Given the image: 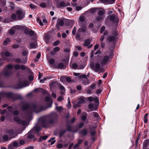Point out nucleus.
<instances>
[{"mask_svg":"<svg viewBox=\"0 0 149 149\" xmlns=\"http://www.w3.org/2000/svg\"><path fill=\"white\" fill-rule=\"evenodd\" d=\"M58 115L55 112H52L46 116L40 119L41 125L44 127H48L50 125H52L56 123L58 121Z\"/></svg>","mask_w":149,"mask_h":149,"instance_id":"f257e3e1","label":"nucleus"},{"mask_svg":"<svg viewBox=\"0 0 149 149\" xmlns=\"http://www.w3.org/2000/svg\"><path fill=\"white\" fill-rule=\"evenodd\" d=\"M22 109L24 111H28L29 116H31L33 111L38 113L44 110L43 107L42 105L36 104H33L30 105L26 102L23 103Z\"/></svg>","mask_w":149,"mask_h":149,"instance_id":"f03ea898","label":"nucleus"},{"mask_svg":"<svg viewBox=\"0 0 149 149\" xmlns=\"http://www.w3.org/2000/svg\"><path fill=\"white\" fill-rule=\"evenodd\" d=\"M40 129V128L38 126L34 127L26 134L27 140L29 141H32L33 142L35 141L36 139L35 137L34 134L37 133V135H38Z\"/></svg>","mask_w":149,"mask_h":149,"instance_id":"7ed1b4c3","label":"nucleus"},{"mask_svg":"<svg viewBox=\"0 0 149 149\" xmlns=\"http://www.w3.org/2000/svg\"><path fill=\"white\" fill-rule=\"evenodd\" d=\"M13 66H7L3 70V74L6 76H8L13 73Z\"/></svg>","mask_w":149,"mask_h":149,"instance_id":"20e7f679","label":"nucleus"},{"mask_svg":"<svg viewBox=\"0 0 149 149\" xmlns=\"http://www.w3.org/2000/svg\"><path fill=\"white\" fill-rule=\"evenodd\" d=\"M6 133L8 134L11 138H15L18 134L17 132L12 129L8 128L6 130Z\"/></svg>","mask_w":149,"mask_h":149,"instance_id":"39448f33","label":"nucleus"},{"mask_svg":"<svg viewBox=\"0 0 149 149\" xmlns=\"http://www.w3.org/2000/svg\"><path fill=\"white\" fill-rule=\"evenodd\" d=\"M16 13L17 16V18L19 20L23 19L25 17V13L22 9H19L16 12Z\"/></svg>","mask_w":149,"mask_h":149,"instance_id":"423d86ee","label":"nucleus"},{"mask_svg":"<svg viewBox=\"0 0 149 149\" xmlns=\"http://www.w3.org/2000/svg\"><path fill=\"white\" fill-rule=\"evenodd\" d=\"M90 68L96 72H102L104 71V68L101 66H90Z\"/></svg>","mask_w":149,"mask_h":149,"instance_id":"0eeeda50","label":"nucleus"},{"mask_svg":"<svg viewBox=\"0 0 149 149\" xmlns=\"http://www.w3.org/2000/svg\"><path fill=\"white\" fill-rule=\"evenodd\" d=\"M88 100L90 102H92L94 101L96 103L95 104V106L98 107L99 104V99L97 97H88Z\"/></svg>","mask_w":149,"mask_h":149,"instance_id":"6e6552de","label":"nucleus"},{"mask_svg":"<svg viewBox=\"0 0 149 149\" xmlns=\"http://www.w3.org/2000/svg\"><path fill=\"white\" fill-rule=\"evenodd\" d=\"M28 85L27 82L26 81H21L18 84V87L17 88H20L25 87Z\"/></svg>","mask_w":149,"mask_h":149,"instance_id":"1a4fd4ad","label":"nucleus"},{"mask_svg":"<svg viewBox=\"0 0 149 149\" xmlns=\"http://www.w3.org/2000/svg\"><path fill=\"white\" fill-rule=\"evenodd\" d=\"M109 57L108 56H105L100 60V61L101 64H106L109 61Z\"/></svg>","mask_w":149,"mask_h":149,"instance_id":"9d476101","label":"nucleus"},{"mask_svg":"<svg viewBox=\"0 0 149 149\" xmlns=\"http://www.w3.org/2000/svg\"><path fill=\"white\" fill-rule=\"evenodd\" d=\"M57 22L56 24L58 29L59 30L60 29V26H63L64 24L63 21L61 18H58L57 20Z\"/></svg>","mask_w":149,"mask_h":149,"instance_id":"9b49d317","label":"nucleus"},{"mask_svg":"<svg viewBox=\"0 0 149 149\" xmlns=\"http://www.w3.org/2000/svg\"><path fill=\"white\" fill-rule=\"evenodd\" d=\"M3 96L8 98H12L14 96V94L11 93H4Z\"/></svg>","mask_w":149,"mask_h":149,"instance_id":"f8f14e48","label":"nucleus"},{"mask_svg":"<svg viewBox=\"0 0 149 149\" xmlns=\"http://www.w3.org/2000/svg\"><path fill=\"white\" fill-rule=\"evenodd\" d=\"M70 68L74 70L83 69L85 68V66H70Z\"/></svg>","mask_w":149,"mask_h":149,"instance_id":"ddd939ff","label":"nucleus"},{"mask_svg":"<svg viewBox=\"0 0 149 149\" xmlns=\"http://www.w3.org/2000/svg\"><path fill=\"white\" fill-rule=\"evenodd\" d=\"M58 83L56 81H52L49 84V86L51 89H52L55 88L56 84H58Z\"/></svg>","mask_w":149,"mask_h":149,"instance_id":"4468645a","label":"nucleus"},{"mask_svg":"<svg viewBox=\"0 0 149 149\" xmlns=\"http://www.w3.org/2000/svg\"><path fill=\"white\" fill-rule=\"evenodd\" d=\"M19 28V26H14L12 29H10L9 31V33L13 35L15 33V31L13 29H18Z\"/></svg>","mask_w":149,"mask_h":149,"instance_id":"2eb2a0df","label":"nucleus"},{"mask_svg":"<svg viewBox=\"0 0 149 149\" xmlns=\"http://www.w3.org/2000/svg\"><path fill=\"white\" fill-rule=\"evenodd\" d=\"M62 62L63 63H60L59 65H64V64H66L68 62V58H63L62 60Z\"/></svg>","mask_w":149,"mask_h":149,"instance_id":"dca6fc26","label":"nucleus"},{"mask_svg":"<svg viewBox=\"0 0 149 149\" xmlns=\"http://www.w3.org/2000/svg\"><path fill=\"white\" fill-rule=\"evenodd\" d=\"M58 84L59 85V89L62 91L61 92V93L62 94H64L65 93V88L64 86L61 85L59 83H58Z\"/></svg>","mask_w":149,"mask_h":149,"instance_id":"f3484780","label":"nucleus"},{"mask_svg":"<svg viewBox=\"0 0 149 149\" xmlns=\"http://www.w3.org/2000/svg\"><path fill=\"white\" fill-rule=\"evenodd\" d=\"M34 91L36 93H39L42 92L44 93L45 91V90L41 88H38L35 89Z\"/></svg>","mask_w":149,"mask_h":149,"instance_id":"a211bd4d","label":"nucleus"},{"mask_svg":"<svg viewBox=\"0 0 149 149\" xmlns=\"http://www.w3.org/2000/svg\"><path fill=\"white\" fill-rule=\"evenodd\" d=\"M85 79L82 80V83L84 85H88L90 83V81L87 79V78H85Z\"/></svg>","mask_w":149,"mask_h":149,"instance_id":"6ab92c4d","label":"nucleus"},{"mask_svg":"<svg viewBox=\"0 0 149 149\" xmlns=\"http://www.w3.org/2000/svg\"><path fill=\"white\" fill-rule=\"evenodd\" d=\"M65 66H51V68H57L58 69H64Z\"/></svg>","mask_w":149,"mask_h":149,"instance_id":"aec40b11","label":"nucleus"},{"mask_svg":"<svg viewBox=\"0 0 149 149\" xmlns=\"http://www.w3.org/2000/svg\"><path fill=\"white\" fill-rule=\"evenodd\" d=\"M107 39L109 41L112 42L115 39V37L113 36H108Z\"/></svg>","mask_w":149,"mask_h":149,"instance_id":"412c9836","label":"nucleus"},{"mask_svg":"<svg viewBox=\"0 0 149 149\" xmlns=\"http://www.w3.org/2000/svg\"><path fill=\"white\" fill-rule=\"evenodd\" d=\"M30 47L31 48H35L37 47V43L36 42H32L30 44Z\"/></svg>","mask_w":149,"mask_h":149,"instance_id":"4be33fe9","label":"nucleus"},{"mask_svg":"<svg viewBox=\"0 0 149 149\" xmlns=\"http://www.w3.org/2000/svg\"><path fill=\"white\" fill-rule=\"evenodd\" d=\"M55 109L59 112H61L62 109H63L62 107L61 106H57V104L56 103L55 104Z\"/></svg>","mask_w":149,"mask_h":149,"instance_id":"5701e85b","label":"nucleus"},{"mask_svg":"<svg viewBox=\"0 0 149 149\" xmlns=\"http://www.w3.org/2000/svg\"><path fill=\"white\" fill-rule=\"evenodd\" d=\"M80 133L82 134L83 136H85L88 134V131L87 129H84L80 132Z\"/></svg>","mask_w":149,"mask_h":149,"instance_id":"b1692460","label":"nucleus"},{"mask_svg":"<svg viewBox=\"0 0 149 149\" xmlns=\"http://www.w3.org/2000/svg\"><path fill=\"white\" fill-rule=\"evenodd\" d=\"M45 100L47 102H49L50 103V106L49 107H50L52 106V101L51 100L50 98L48 97H46L45 98Z\"/></svg>","mask_w":149,"mask_h":149,"instance_id":"393cba45","label":"nucleus"},{"mask_svg":"<svg viewBox=\"0 0 149 149\" xmlns=\"http://www.w3.org/2000/svg\"><path fill=\"white\" fill-rule=\"evenodd\" d=\"M68 5H66L65 3L64 2L62 1L60 2L59 5H58L57 6V7L59 8L60 7H64L67 6H68Z\"/></svg>","mask_w":149,"mask_h":149,"instance_id":"a878e982","label":"nucleus"},{"mask_svg":"<svg viewBox=\"0 0 149 149\" xmlns=\"http://www.w3.org/2000/svg\"><path fill=\"white\" fill-rule=\"evenodd\" d=\"M91 115L95 118H97V119H98L100 118L97 112H93L91 113Z\"/></svg>","mask_w":149,"mask_h":149,"instance_id":"bb28decb","label":"nucleus"},{"mask_svg":"<svg viewBox=\"0 0 149 149\" xmlns=\"http://www.w3.org/2000/svg\"><path fill=\"white\" fill-rule=\"evenodd\" d=\"M86 27L85 26L82 27L81 28L79 29H78L79 32H84L86 31Z\"/></svg>","mask_w":149,"mask_h":149,"instance_id":"cd10ccee","label":"nucleus"},{"mask_svg":"<svg viewBox=\"0 0 149 149\" xmlns=\"http://www.w3.org/2000/svg\"><path fill=\"white\" fill-rule=\"evenodd\" d=\"M11 19L14 20H18L17 18V15H16L15 14H13L11 16Z\"/></svg>","mask_w":149,"mask_h":149,"instance_id":"c85d7f7f","label":"nucleus"},{"mask_svg":"<svg viewBox=\"0 0 149 149\" xmlns=\"http://www.w3.org/2000/svg\"><path fill=\"white\" fill-rule=\"evenodd\" d=\"M85 102V100L84 99L83 97H80L79 98L78 101L77 102L80 104H83Z\"/></svg>","mask_w":149,"mask_h":149,"instance_id":"c756f323","label":"nucleus"},{"mask_svg":"<svg viewBox=\"0 0 149 149\" xmlns=\"http://www.w3.org/2000/svg\"><path fill=\"white\" fill-rule=\"evenodd\" d=\"M47 60L48 62L50 64H53L55 62L54 59L53 58L49 59L48 58H47Z\"/></svg>","mask_w":149,"mask_h":149,"instance_id":"7c9ffc66","label":"nucleus"},{"mask_svg":"<svg viewBox=\"0 0 149 149\" xmlns=\"http://www.w3.org/2000/svg\"><path fill=\"white\" fill-rule=\"evenodd\" d=\"M3 141H7L10 139H9L8 136L7 135L3 136Z\"/></svg>","mask_w":149,"mask_h":149,"instance_id":"2f4dec72","label":"nucleus"},{"mask_svg":"<svg viewBox=\"0 0 149 149\" xmlns=\"http://www.w3.org/2000/svg\"><path fill=\"white\" fill-rule=\"evenodd\" d=\"M104 4H111V3L109 0H100Z\"/></svg>","mask_w":149,"mask_h":149,"instance_id":"473e14b6","label":"nucleus"},{"mask_svg":"<svg viewBox=\"0 0 149 149\" xmlns=\"http://www.w3.org/2000/svg\"><path fill=\"white\" fill-rule=\"evenodd\" d=\"M14 120L18 124H19L20 123L21 120L17 116H15L14 118Z\"/></svg>","mask_w":149,"mask_h":149,"instance_id":"72a5a7b5","label":"nucleus"},{"mask_svg":"<svg viewBox=\"0 0 149 149\" xmlns=\"http://www.w3.org/2000/svg\"><path fill=\"white\" fill-rule=\"evenodd\" d=\"M48 138L47 136H41L39 139L40 141H42V140H45Z\"/></svg>","mask_w":149,"mask_h":149,"instance_id":"f704fd0d","label":"nucleus"},{"mask_svg":"<svg viewBox=\"0 0 149 149\" xmlns=\"http://www.w3.org/2000/svg\"><path fill=\"white\" fill-rule=\"evenodd\" d=\"M90 43V41L89 40H86L84 41V46H87Z\"/></svg>","mask_w":149,"mask_h":149,"instance_id":"c9c22d12","label":"nucleus"},{"mask_svg":"<svg viewBox=\"0 0 149 149\" xmlns=\"http://www.w3.org/2000/svg\"><path fill=\"white\" fill-rule=\"evenodd\" d=\"M25 140L22 139L20 140L19 141V146H21L25 143Z\"/></svg>","mask_w":149,"mask_h":149,"instance_id":"e433bc0d","label":"nucleus"},{"mask_svg":"<svg viewBox=\"0 0 149 149\" xmlns=\"http://www.w3.org/2000/svg\"><path fill=\"white\" fill-rule=\"evenodd\" d=\"M87 113H85L84 115L81 116V119L83 120H85L87 117Z\"/></svg>","mask_w":149,"mask_h":149,"instance_id":"4c0bfd02","label":"nucleus"},{"mask_svg":"<svg viewBox=\"0 0 149 149\" xmlns=\"http://www.w3.org/2000/svg\"><path fill=\"white\" fill-rule=\"evenodd\" d=\"M94 106H95V107H97L96 106H95V104L94 105L92 103L88 105V108L90 109H92L93 108Z\"/></svg>","mask_w":149,"mask_h":149,"instance_id":"58836bf2","label":"nucleus"},{"mask_svg":"<svg viewBox=\"0 0 149 149\" xmlns=\"http://www.w3.org/2000/svg\"><path fill=\"white\" fill-rule=\"evenodd\" d=\"M110 19L112 21H114L116 19V17H115V15L112 14L110 16Z\"/></svg>","mask_w":149,"mask_h":149,"instance_id":"ea45409f","label":"nucleus"},{"mask_svg":"<svg viewBox=\"0 0 149 149\" xmlns=\"http://www.w3.org/2000/svg\"><path fill=\"white\" fill-rule=\"evenodd\" d=\"M66 132V130H61L60 133L59 137L61 138L63 136V134L65 132Z\"/></svg>","mask_w":149,"mask_h":149,"instance_id":"a19ab883","label":"nucleus"},{"mask_svg":"<svg viewBox=\"0 0 149 149\" xmlns=\"http://www.w3.org/2000/svg\"><path fill=\"white\" fill-rule=\"evenodd\" d=\"M66 77L64 76L61 77L60 78V81L62 82H64L66 81Z\"/></svg>","mask_w":149,"mask_h":149,"instance_id":"79ce46f5","label":"nucleus"},{"mask_svg":"<svg viewBox=\"0 0 149 149\" xmlns=\"http://www.w3.org/2000/svg\"><path fill=\"white\" fill-rule=\"evenodd\" d=\"M108 34V32L107 31H105L104 33V35L103 36H102L101 37L100 39V40L101 41H102L104 39V37L107 34Z\"/></svg>","mask_w":149,"mask_h":149,"instance_id":"37998d69","label":"nucleus"},{"mask_svg":"<svg viewBox=\"0 0 149 149\" xmlns=\"http://www.w3.org/2000/svg\"><path fill=\"white\" fill-rule=\"evenodd\" d=\"M10 41V39L9 38H8L5 40L3 43V44L4 45H6L7 44L8 42H9Z\"/></svg>","mask_w":149,"mask_h":149,"instance_id":"c03bdc74","label":"nucleus"},{"mask_svg":"<svg viewBox=\"0 0 149 149\" xmlns=\"http://www.w3.org/2000/svg\"><path fill=\"white\" fill-rule=\"evenodd\" d=\"M104 19V17L102 16H98L97 18V20L98 21H101Z\"/></svg>","mask_w":149,"mask_h":149,"instance_id":"a18cd8bd","label":"nucleus"},{"mask_svg":"<svg viewBox=\"0 0 149 149\" xmlns=\"http://www.w3.org/2000/svg\"><path fill=\"white\" fill-rule=\"evenodd\" d=\"M19 124H22L23 125L25 126L26 125L27 123L26 121L24 120H21L20 123Z\"/></svg>","mask_w":149,"mask_h":149,"instance_id":"49530a36","label":"nucleus"},{"mask_svg":"<svg viewBox=\"0 0 149 149\" xmlns=\"http://www.w3.org/2000/svg\"><path fill=\"white\" fill-rule=\"evenodd\" d=\"M14 147H17L18 145V142H16L15 141H14L12 144Z\"/></svg>","mask_w":149,"mask_h":149,"instance_id":"de8ad7c7","label":"nucleus"},{"mask_svg":"<svg viewBox=\"0 0 149 149\" xmlns=\"http://www.w3.org/2000/svg\"><path fill=\"white\" fill-rule=\"evenodd\" d=\"M104 12V10H100L98 11V14L100 16H102L103 15Z\"/></svg>","mask_w":149,"mask_h":149,"instance_id":"09e8293b","label":"nucleus"},{"mask_svg":"<svg viewBox=\"0 0 149 149\" xmlns=\"http://www.w3.org/2000/svg\"><path fill=\"white\" fill-rule=\"evenodd\" d=\"M37 21L39 23L40 25L42 26L43 25V24L41 20L39 18H38L37 19Z\"/></svg>","mask_w":149,"mask_h":149,"instance_id":"8fccbe9b","label":"nucleus"},{"mask_svg":"<svg viewBox=\"0 0 149 149\" xmlns=\"http://www.w3.org/2000/svg\"><path fill=\"white\" fill-rule=\"evenodd\" d=\"M67 130L69 131H72V127L68 125L67 127Z\"/></svg>","mask_w":149,"mask_h":149,"instance_id":"3c124183","label":"nucleus"},{"mask_svg":"<svg viewBox=\"0 0 149 149\" xmlns=\"http://www.w3.org/2000/svg\"><path fill=\"white\" fill-rule=\"evenodd\" d=\"M3 81L1 79V74H0V87H2L3 84Z\"/></svg>","mask_w":149,"mask_h":149,"instance_id":"603ef678","label":"nucleus"},{"mask_svg":"<svg viewBox=\"0 0 149 149\" xmlns=\"http://www.w3.org/2000/svg\"><path fill=\"white\" fill-rule=\"evenodd\" d=\"M97 133V132L96 131L94 130L92 131L91 132V136H93L95 135Z\"/></svg>","mask_w":149,"mask_h":149,"instance_id":"864d4df0","label":"nucleus"},{"mask_svg":"<svg viewBox=\"0 0 149 149\" xmlns=\"http://www.w3.org/2000/svg\"><path fill=\"white\" fill-rule=\"evenodd\" d=\"M80 106V104H79L78 102L74 104L73 106V107L74 108H76L77 107H79Z\"/></svg>","mask_w":149,"mask_h":149,"instance_id":"5fc2aeb1","label":"nucleus"},{"mask_svg":"<svg viewBox=\"0 0 149 149\" xmlns=\"http://www.w3.org/2000/svg\"><path fill=\"white\" fill-rule=\"evenodd\" d=\"M8 149H14V147L12 144H10L8 146Z\"/></svg>","mask_w":149,"mask_h":149,"instance_id":"6e6d98bb","label":"nucleus"},{"mask_svg":"<svg viewBox=\"0 0 149 149\" xmlns=\"http://www.w3.org/2000/svg\"><path fill=\"white\" fill-rule=\"evenodd\" d=\"M59 41L57 40L54 42L53 45L54 46H56L59 44Z\"/></svg>","mask_w":149,"mask_h":149,"instance_id":"4d7b16f0","label":"nucleus"},{"mask_svg":"<svg viewBox=\"0 0 149 149\" xmlns=\"http://www.w3.org/2000/svg\"><path fill=\"white\" fill-rule=\"evenodd\" d=\"M63 97L61 96H59V97L57 99V100L59 101V102H60L61 101H62V100H63Z\"/></svg>","mask_w":149,"mask_h":149,"instance_id":"13d9d810","label":"nucleus"},{"mask_svg":"<svg viewBox=\"0 0 149 149\" xmlns=\"http://www.w3.org/2000/svg\"><path fill=\"white\" fill-rule=\"evenodd\" d=\"M78 77L79 79H80V78H86V75L85 74H82V75H79Z\"/></svg>","mask_w":149,"mask_h":149,"instance_id":"bf43d9fd","label":"nucleus"},{"mask_svg":"<svg viewBox=\"0 0 149 149\" xmlns=\"http://www.w3.org/2000/svg\"><path fill=\"white\" fill-rule=\"evenodd\" d=\"M95 85L94 84H91V85L90 86V88L91 89H93L95 88Z\"/></svg>","mask_w":149,"mask_h":149,"instance_id":"052dcab7","label":"nucleus"},{"mask_svg":"<svg viewBox=\"0 0 149 149\" xmlns=\"http://www.w3.org/2000/svg\"><path fill=\"white\" fill-rule=\"evenodd\" d=\"M4 55L5 56H6L7 57H8L10 56V54L9 52L6 51L4 53Z\"/></svg>","mask_w":149,"mask_h":149,"instance_id":"680f3d73","label":"nucleus"},{"mask_svg":"<svg viewBox=\"0 0 149 149\" xmlns=\"http://www.w3.org/2000/svg\"><path fill=\"white\" fill-rule=\"evenodd\" d=\"M8 110L12 112L13 111V108L11 106H9L7 107Z\"/></svg>","mask_w":149,"mask_h":149,"instance_id":"e2e57ef3","label":"nucleus"},{"mask_svg":"<svg viewBox=\"0 0 149 149\" xmlns=\"http://www.w3.org/2000/svg\"><path fill=\"white\" fill-rule=\"evenodd\" d=\"M60 49V48L58 47H56L53 49V50L55 52H57Z\"/></svg>","mask_w":149,"mask_h":149,"instance_id":"0e129e2a","label":"nucleus"},{"mask_svg":"<svg viewBox=\"0 0 149 149\" xmlns=\"http://www.w3.org/2000/svg\"><path fill=\"white\" fill-rule=\"evenodd\" d=\"M66 81L69 82H70L71 81L70 78L68 77H66Z\"/></svg>","mask_w":149,"mask_h":149,"instance_id":"69168bd1","label":"nucleus"},{"mask_svg":"<svg viewBox=\"0 0 149 149\" xmlns=\"http://www.w3.org/2000/svg\"><path fill=\"white\" fill-rule=\"evenodd\" d=\"M105 27L104 26H103L102 27L100 30V33H102L103 32L105 29Z\"/></svg>","mask_w":149,"mask_h":149,"instance_id":"338daca9","label":"nucleus"},{"mask_svg":"<svg viewBox=\"0 0 149 149\" xmlns=\"http://www.w3.org/2000/svg\"><path fill=\"white\" fill-rule=\"evenodd\" d=\"M86 92L87 93L89 94H91L92 93L91 90L88 88H87L86 89Z\"/></svg>","mask_w":149,"mask_h":149,"instance_id":"774afa93","label":"nucleus"}]
</instances>
